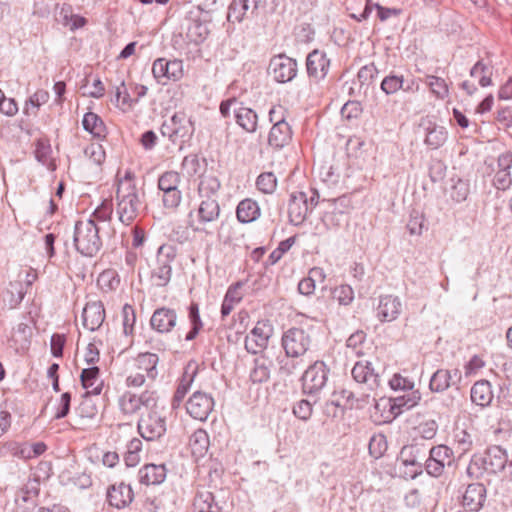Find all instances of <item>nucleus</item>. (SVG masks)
I'll use <instances>...</instances> for the list:
<instances>
[{
    "mask_svg": "<svg viewBox=\"0 0 512 512\" xmlns=\"http://www.w3.org/2000/svg\"><path fill=\"white\" fill-rule=\"evenodd\" d=\"M116 106L125 108L131 107L133 100L131 99L129 93L127 92L125 83L123 80L120 81L119 85L115 87L114 96L111 99Z\"/></svg>",
    "mask_w": 512,
    "mask_h": 512,
    "instance_id": "52",
    "label": "nucleus"
},
{
    "mask_svg": "<svg viewBox=\"0 0 512 512\" xmlns=\"http://www.w3.org/2000/svg\"><path fill=\"white\" fill-rule=\"evenodd\" d=\"M427 84L437 97L444 99L448 95V87L444 79L437 76H428Z\"/></svg>",
    "mask_w": 512,
    "mask_h": 512,
    "instance_id": "62",
    "label": "nucleus"
},
{
    "mask_svg": "<svg viewBox=\"0 0 512 512\" xmlns=\"http://www.w3.org/2000/svg\"><path fill=\"white\" fill-rule=\"evenodd\" d=\"M195 374H196L195 371H193L192 374H188V372L185 371V373L183 374V376L177 386V389L173 395V398H172V407L173 408H178L180 406V404L182 403L184 397L186 396L187 392L190 389V386L193 382Z\"/></svg>",
    "mask_w": 512,
    "mask_h": 512,
    "instance_id": "44",
    "label": "nucleus"
},
{
    "mask_svg": "<svg viewBox=\"0 0 512 512\" xmlns=\"http://www.w3.org/2000/svg\"><path fill=\"white\" fill-rule=\"evenodd\" d=\"M232 112L240 128H256L257 114L252 109L239 105L232 109Z\"/></svg>",
    "mask_w": 512,
    "mask_h": 512,
    "instance_id": "39",
    "label": "nucleus"
},
{
    "mask_svg": "<svg viewBox=\"0 0 512 512\" xmlns=\"http://www.w3.org/2000/svg\"><path fill=\"white\" fill-rule=\"evenodd\" d=\"M156 404V397L154 392L144 391L140 395L125 391L118 398V407L121 413L125 416H132L136 414L140 408H150Z\"/></svg>",
    "mask_w": 512,
    "mask_h": 512,
    "instance_id": "11",
    "label": "nucleus"
},
{
    "mask_svg": "<svg viewBox=\"0 0 512 512\" xmlns=\"http://www.w3.org/2000/svg\"><path fill=\"white\" fill-rule=\"evenodd\" d=\"M138 476L141 484L158 485L166 478V468L163 464H147L139 470Z\"/></svg>",
    "mask_w": 512,
    "mask_h": 512,
    "instance_id": "30",
    "label": "nucleus"
},
{
    "mask_svg": "<svg viewBox=\"0 0 512 512\" xmlns=\"http://www.w3.org/2000/svg\"><path fill=\"white\" fill-rule=\"evenodd\" d=\"M138 431L145 440L159 439L166 432V419L156 411H149L140 417Z\"/></svg>",
    "mask_w": 512,
    "mask_h": 512,
    "instance_id": "13",
    "label": "nucleus"
},
{
    "mask_svg": "<svg viewBox=\"0 0 512 512\" xmlns=\"http://www.w3.org/2000/svg\"><path fill=\"white\" fill-rule=\"evenodd\" d=\"M159 358L157 354L154 353H141L139 354L133 362L134 371L136 372H142L145 374V376L150 379L154 380L157 377L158 371H157V364H158Z\"/></svg>",
    "mask_w": 512,
    "mask_h": 512,
    "instance_id": "29",
    "label": "nucleus"
},
{
    "mask_svg": "<svg viewBox=\"0 0 512 512\" xmlns=\"http://www.w3.org/2000/svg\"><path fill=\"white\" fill-rule=\"evenodd\" d=\"M116 199L119 220L125 225L131 224L142 208L138 189L124 182L121 188H117Z\"/></svg>",
    "mask_w": 512,
    "mask_h": 512,
    "instance_id": "4",
    "label": "nucleus"
},
{
    "mask_svg": "<svg viewBox=\"0 0 512 512\" xmlns=\"http://www.w3.org/2000/svg\"><path fill=\"white\" fill-rule=\"evenodd\" d=\"M256 187L264 194H272L277 187V178L272 172H263L256 179Z\"/></svg>",
    "mask_w": 512,
    "mask_h": 512,
    "instance_id": "48",
    "label": "nucleus"
},
{
    "mask_svg": "<svg viewBox=\"0 0 512 512\" xmlns=\"http://www.w3.org/2000/svg\"><path fill=\"white\" fill-rule=\"evenodd\" d=\"M378 70L374 63H370L360 68L357 74L358 81L361 86L369 85L372 83L373 79L377 76Z\"/></svg>",
    "mask_w": 512,
    "mask_h": 512,
    "instance_id": "64",
    "label": "nucleus"
},
{
    "mask_svg": "<svg viewBox=\"0 0 512 512\" xmlns=\"http://www.w3.org/2000/svg\"><path fill=\"white\" fill-rule=\"evenodd\" d=\"M332 296L340 305H349L354 299V291L350 285H340L334 288Z\"/></svg>",
    "mask_w": 512,
    "mask_h": 512,
    "instance_id": "55",
    "label": "nucleus"
},
{
    "mask_svg": "<svg viewBox=\"0 0 512 512\" xmlns=\"http://www.w3.org/2000/svg\"><path fill=\"white\" fill-rule=\"evenodd\" d=\"M220 214L221 209L217 198L201 199L198 207L188 213L187 226L194 233L212 237Z\"/></svg>",
    "mask_w": 512,
    "mask_h": 512,
    "instance_id": "1",
    "label": "nucleus"
},
{
    "mask_svg": "<svg viewBox=\"0 0 512 512\" xmlns=\"http://www.w3.org/2000/svg\"><path fill=\"white\" fill-rule=\"evenodd\" d=\"M273 362L265 355L254 360V366L250 372V380L253 383H264L270 379Z\"/></svg>",
    "mask_w": 512,
    "mask_h": 512,
    "instance_id": "33",
    "label": "nucleus"
},
{
    "mask_svg": "<svg viewBox=\"0 0 512 512\" xmlns=\"http://www.w3.org/2000/svg\"><path fill=\"white\" fill-rule=\"evenodd\" d=\"M180 176L177 172L169 171L162 174L158 180V187L161 191L178 189Z\"/></svg>",
    "mask_w": 512,
    "mask_h": 512,
    "instance_id": "53",
    "label": "nucleus"
},
{
    "mask_svg": "<svg viewBox=\"0 0 512 512\" xmlns=\"http://www.w3.org/2000/svg\"><path fill=\"white\" fill-rule=\"evenodd\" d=\"M322 204L325 205V210L321 220L327 230L339 227L351 207L350 199L345 195L336 199L323 200Z\"/></svg>",
    "mask_w": 512,
    "mask_h": 512,
    "instance_id": "9",
    "label": "nucleus"
},
{
    "mask_svg": "<svg viewBox=\"0 0 512 512\" xmlns=\"http://www.w3.org/2000/svg\"><path fill=\"white\" fill-rule=\"evenodd\" d=\"M369 453L374 458L381 457L387 449V441L383 434L373 435L368 445Z\"/></svg>",
    "mask_w": 512,
    "mask_h": 512,
    "instance_id": "54",
    "label": "nucleus"
},
{
    "mask_svg": "<svg viewBox=\"0 0 512 512\" xmlns=\"http://www.w3.org/2000/svg\"><path fill=\"white\" fill-rule=\"evenodd\" d=\"M261 0H233L228 10V20L241 22L244 18L254 16L257 13Z\"/></svg>",
    "mask_w": 512,
    "mask_h": 512,
    "instance_id": "25",
    "label": "nucleus"
},
{
    "mask_svg": "<svg viewBox=\"0 0 512 512\" xmlns=\"http://www.w3.org/2000/svg\"><path fill=\"white\" fill-rule=\"evenodd\" d=\"M73 240L76 250L86 257L95 256L102 247L99 227L92 219L76 222Z\"/></svg>",
    "mask_w": 512,
    "mask_h": 512,
    "instance_id": "3",
    "label": "nucleus"
},
{
    "mask_svg": "<svg viewBox=\"0 0 512 512\" xmlns=\"http://www.w3.org/2000/svg\"><path fill=\"white\" fill-rule=\"evenodd\" d=\"M329 368L323 361L310 365L302 376V389L305 394L315 395L320 392L328 380Z\"/></svg>",
    "mask_w": 512,
    "mask_h": 512,
    "instance_id": "8",
    "label": "nucleus"
},
{
    "mask_svg": "<svg viewBox=\"0 0 512 512\" xmlns=\"http://www.w3.org/2000/svg\"><path fill=\"white\" fill-rule=\"evenodd\" d=\"M454 442L461 454L468 452L473 444V438L465 429L457 428L454 431Z\"/></svg>",
    "mask_w": 512,
    "mask_h": 512,
    "instance_id": "50",
    "label": "nucleus"
},
{
    "mask_svg": "<svg viewBox=\"0 0 512 512\" xmlns=\"http://www.w3.org/2000/svg\"><path fill=\"white\" fill-rule=\"evenodd\" d=\"M214 407L213 398L207 393L196 391L189 398L186 410L196 420L205 421Z\"/></svg>",
    "mask_w": 512,
    "mask_h": 512,
    "instance_id": "17",
    "label": "nucleus"
},
{
    "mask_svg": "<svg viewBox=\"0 0 512 512\" xmlns=\"http://www.w3.org/2000/svg\"><path fill=\"white\" fill-rule=\"evenodd\" d=\"M353 379L358 383H363L368 390H375L380 386V375L375 372L369 361H358L351 371Z\"/></svg>",
    "mask_w": 512,
    "mask_h": 512,
    "instance_id": "20",
    "label": "nucleus"
},
{
    "mask_svg": "<svg viewBox=\"0 0 512 512\" xmlns=\"http://www.w3.org/2000/svg\"><path fill=\"white\" fill-rule=\"evenodd\" d=\"M470 75L479 78V84L482 87L492 85V69L485 65L482 61H478L470 70Z\"/></svg>",
    "mask_w": 512,
    "mask_h": 512,
    "instance_id": "47",
    "label": "nucleus"
},
{
    "mask_svg": "<svg viewBox=\"0 0 512 512\" xmlns=\"http://www.w3.org/2000/svg\"><path fill=\"white\" fill-rule=\"evenodd\" d=\"M260 207L255 200L246 198L239 202L236 216L241 223H251L260 217Z\"/></svg>",
    "mask_w": 512,
    "mask_h": 512,
    "instance_id": "32",
    "label": "nucleus"
},
{
    "mask_svg": "<svg viewBox=\"0 0 512 512\" xmlns=\"http://www.w3.org/2000/svg\"><path fill=\"white\" fill-rule=\"evenodd\" d=\"M27 290L24 289L23 284L20 281L10 282L7 289V294L10 295L8 300L10 307H16L24 299Z\"/></svg>",
    "mask_w": 512,
    "mask_h": 512,
    "instance_id": "51",
    "label": "nucleus"
},
{
    "mask_svg": "<svg viewBox=\"0 0 512 512\" xmlns=\"http://www.w3.org/2000/svg\"><path fill=\"white\" fill-rule=\"evenodd\" d=\"M134 499V493L130 485L120 482L111 485L107 490V501L110 506L117 509L127 507Z\"/></svg>",
    "mask_w": 512,
    "mask_h": 512,
    "instance_id": "24",
    "label": "nucleus"
},
{
    "mask_svg": "<svg viewBox=\"0 0 512 512\" xmlns=\"http://www.w3.org/2000/svg\"><path fill=\"white\" fill-rule=\"evenodd\" d=\"M52 148L50 141L47 138H39L36 142L35 157L36 159L47 166L50 170L55 169L54 161L51 157Z\"/></svg>",
    "mask_w": 512,
    "mask_h": 512,
    "instance_id": "38",
    "label": "nucleus"
},
{
    "mask_svg": "<svg viewBox=\"0 0 512 512\" xmlns=\"http://www.w3.org/2000/svg\"><path fill=\"white\" fill-rule=\"evenodd\" d=\"M220 188L219 180L212 175L201 176L200 183L198 185V194L201 199L205 198H217V192Z\"/></svg>",
    "mask_w": 512,
    "mask_h": 512,
    "instance_id": "41",
    "label": "nucleus"
},
{
    "mask_svg": "<svg viewBox=\"0 0 512 512\" xmlns=\"http://www.w3.org/2000/svg\"><path fill=\"white\" fill-rule=\"evenodd\" d=\"M298 72L297 61L285 54H278L271 58L268 73L277 83L291 82Z\"/></svg>",
    "mask_w": 512,
    "mask_h": 512,
    "instance_id": "10",
    "label": "nucleus"
},
{
    "mask_svg": "<svg viewBox=\"0 0 512 512\" xmlns=\"http://www.w3.org/2000/svg\"><path fill=\"white\" fill-rule=\"evenodd\" d=\"M425 457L426 451L423 446L410 444L402 447L399 454V461H401L404 466L411 468L409 475L411 478H415L423 472Z\"/></svg>",
    "mask_w": 512,
    "mask_h": 512,
    "instance_id": "14",
    "label": "nucleus"
},
{
    "mask_svg": "<svg viewBox=\"0 0 512 512\" xmlns=\"http://www.w3.org/2000/svg\"><path fill=\"white\" fill-rule=\"evenodd\" d=\"M83 326L95 331L102 325L105 319V309L100 301L88 302L82 312Z\"/></svg>",
    "mask_w": 512,
    "mask_h": 512,
    "instance_id": "27",
    "label": "nucleus"
},
{
    "mask_svg": "<svg viewBox=\"0 0 512 512\" xmlns=\"http://www.w3.org/2000/svg\"><path fill=\"white\" fill-rule=\"evenodd\" d=\"M453 451L446 445L433 446L429 450V457L424 460L426 472L433 477H440L446 465H451Z\"/></svg>",
    "mask_w": 512,
    "mask_h": 512,
    "instance_id": "12",
    "label": "nucleus"
},
{
    "mask_svg": "<svg viewBox=\"0 0 512 512\" xmlns=\"http://www.w3.org/2000/svg\"><path fill=\"white\" fill-rule=\"evenodd\" d=\"M461 380V372L458 369H438L430 378L429 389L432 392L440 393L449 387L456 385Z\"/></svg>",
    "mask_w": 512,
    "mask_h": 512,
    "instance_id": "22",
    "label": "nucleus"
},
{
    "mask_svg": "<svg viewBox=\"0 0 512 512\" xmlns=\"http://www.w3.org/2000/svg\"><path fill=\"white\" fill-rule=\"evenodd\" d=\"M486 499V488L481 483L469 484L463 494L462 504L463 506L471 511H479Z\"/></svg>",
    "mask_w": 512,
    "mask_h": 512,
    "instance_id": "28",
    "label": "nucleus"
},
{
    "mask_svg": "<svg viewBox=\"0 0 512 512\" xmlns=\"http://www.w3.org/2000/svg\"><path fill=\"white\" fill-rule=\"evenodd\" d=\"M270 328L258 322L245 338V349L248 353L257 354L264 350L270 338Z\"/></svg>",
    "mask_w": 512,
    "mask_h": 512,
    "instance_id": "19",
    "label": "nucleus"
},
{
    "mask_svg": "<svg viewBox=\"0 0 512 512\" xmlns=\"http://www.w3.org/2000/svg\"><path fill=\"white\" fill-rule=\"evenodd\" d=\"M402 311V302L394 295H382L377 306V318L381 322H392Z\"/></svg>",
    "mask_w": 512,
    "mask_h": 512,
    "instance_id": "21",
    "label": "nucleus"
},
{
    "mask_svg": "<svg viewBox=\"0 0 512 512\" xmlns=\"http://www.w3.org/2000/svg\"><path fill=\"white\" fill-rule=\"evenodd\" d=\"M404 79L403 76H399L396 74H390L386 76L381 82V90L385 92L387 95L394 94L400 89L404 91H408L411 89L410 86L407 88H403Z\"/></svg>",
    "mask_w": 512,
    "mask_h": 512,
    "instance_id": "45",
    "label": "nucleus"
},
{
    "mask_svg": "<svg viewBox=\"0 0 512 512\" xmlns=\"http://www.w3.org/2000/svg\"><path fill=\"white\" fill-rule=\"evenodd\" d=\"M292 137V130H270L268 143L270 146L280 149L287 145Z\"/></svg>",
    "mask_w": 512,
    "mask_h": 512,
    "instance_id": "49",
    "label": "nucleus"
},
{
    "mask_svg": "<svg viewBox=\"0 0 512 512\" xmlns=\"http://www.w3.org/2000/svg\"><path fill=\"white\" fill-rule=\"evenodd\" d=\"M193 507L197 512H221V507L215 502L214 495L207 490L197 492Z\"/></svg>",
    "mask_w": 512,
    "mask_h": 512,
    "instance_id": "35",
    "label": "nucleus"
},
{
    "mask_svg": "<svg viewBox=\"0 0 512 512\" xmlns=\"http://www.w3.org/2000/svg\"><path fill=\"white\" fill-rule=\"evenodd\" d=\"M177 313L174 309L161 307L156 309L150 319L152 329L159 333H168L176 326Z\"/></svg>",
    "mask_w": 512,
    "mask_h": 512,
    "instance_id": "23",
    "label": "nucleus"
},
{
    "mask_svg": "<svg viewBox=\"0 0 512 512\" xmlns=\"http://www.w3.org/2000/svg\"><path fill=\"white\" fill-rule=\"evenodd\" d=\"M49 93L45 90H37L25 103L24 114L27 116H36L40 106L47 103Z\"/></svg>",
    "mask_w": 512,
    "mask_h": 512,
    "instance_id": "43",
    "label": "nucleus"
},
{
    "mask_svg": "<svg viewBox=\"0 0 512 512\" xmlns=\"http://www.w3.org/2000/svg\"><path fill=\"white\" fill-rule=\"evenodd\" d=\"M366 335L363 331L359 330L349 336L346 341V346L351 349L356 356H362L363 351L361 345L365 342Z\"/></svg>",
    "mask_w": 512,
    "mask_h": 512,
    "instance_id": "59",
    "label": "nucleus"
},
{
    "mask_svg": "<svg viewBox=\"0 0 512 512\" xmlns=\"http://www.w3.org/2000/svg\"><path fill=\"white\" fill-rule=\"evenodd\" d=\"M308 194L303 191L294 192L290 195L288 203L289 221L295 226L304 222L309 211Z\"/></svg>",
    "mask_w": 512,
    "mask_h": 512,
    "instance_id": "18",
    "label": "nucleus"
},
{
    "mask_svg": "<svg viewBox=\"0 0 512 512\" xmlns=\"http://www.w3.org/2000/svg\"><path fill=\"white\" fill-rule=\"evenodd\" d=\"M498 171L495 174L493 183L499 190H506L512 184V152H505L498 157Z\"/></svg>",
    "mask_w": 512,
    "mask_h": 512,
    "instance_id": "26",
    "label": "nucleus"
},
{
    "mask_svg": "<svg viewBox=\"0 0 512 512\" xmlns=\"http://www.w3.org/2000/svg\"><path fill=\"white\" fill-rule=\"evenodd\" d=\"M330 64V59L325 52L314 49L306 57V71L308 77L315 83H319L328 75Z\"/></svg>",
    "mask_w": 512,
    "mask_h": 512,
    "instance_id": "16",
    "label": "nucleus"
},
{
    "mask_svg": "<svg viewBox=\"0 0 512 512\" xmlns=\"http://www.w3.org/2000/svg\"><path fill=\"white\" fill-rule=\"evenodd\" d=\"M152 73L158 83L166 84L167 80L177 81L183 76V62L178 59L158 58L153 62Z\"/></svg>",
    "mask_w": 512,
    "mask_h": 512,
    "instance_id": "15",
    "label": "nucleus"
},
{
    "mask_svg": "<svg viewBox=\"0 0 512 512\" xmlns=\"http://www.w3.org/2000/svg\"><path fill=\"white\" fill-rule=\"evenodd\" d=\"M212 17L209 11H204L200 6L193 7L185 16L183 28L187 39L194 43H203L210 34Z\"/></svg>",
    "mask_w": 512,
    "mask_h": 512,
    "instance_id": "5",
    "label": "nucleus"
},
{
    "mask_svg": "<svg viewBox=\"0 0 512 512\" xmlns=\"http://www.w3.org/2000/svg\"><path fill=\"white\" fill-rule=\"evenodd\" d=\"M446 139V130H427L425 143L431 148L437 149L445 143Z\"/></svg>",
    "mask_w": 512,
    "mask_h": 512,
    "instance_id": "61",
    "label": "nucleus"
},
{
    "mask_svg": "<svg viewBox=\"0 0 512 512\" xmlns=\"http://www.w3.org/2000/svg\"><path fill=\"white\" fill-rule=\"evenodd\" d=\"M188 319L191 325L190 331L186 334L185 340H194L203 328V322L199 313V305L192 302L188 307Z\"/></svg>",
    "mask_w": 512,
    "mask_h": 512,
    "instance_id": "40",
    "label": "nucleus"
},
{
    "mask_svg": "<svg viewBox=\"0 0 512 512\" xmlns=\"http://www.w3.org/2000/svg\"><path fill=\"white\" fill-rule=\"evenodd\" d=\"M176 256L172 245H161L157 251V263L150 276L151 284L155 287H165L171 279V263Z\"/></svg>",
    "mask_w": 512,
    "mask_h": 512,
    "instance_id": "6",
    "label": "nucleus"
},
{
    "mask_svg": "<svg viewBox=\"0 0 512 512\" xmlns=\"http://www.w3.org/2000/svg\"><path fill=\"white\" fill-rule=\"evenodd\" d=\"M449 196L455 202L466 200L469 194V184L462 179H451V186L448 189Z\"/></svg>",
    "mask_w": 512,
    "mask_h": 512,
    "instance_id": "46",
    "label": "nucleus"
},
{
    "mask_svg": "<svg viewBox=\"0 0 512 512\" xmlns=\"http://www.w3.org/2000/svg\"><path fill=\"white\" fill-rule=\"evenodd\" d=\"M303 367V360L300 358H288L286 356L285 359L281 360L279 372L282 375L290 376L297 371L301 370Z\"/></svg>",
    "mask_w": 512,
    "mask_h": 512,
    "instance_id": "58",
    "label": "nucleus"
},
{
    "mask_svg": "<svg viewBox=\"0 0 512 512\" xmlns=\"http://www.w3.org/2000/svg\"><path fill=\"white\" fill-rule=\"evenodd\" d=\"M446 165L440 159H431L429 163V177L432 182H438L445 177Z\"/></svg>",
    "mask_w": 512,
    "mask_h": 512,
    "instance_id": "60",
    "label": "nucleus"
},
{
    "mask_svg": "<svg viewBox=\"0 0 512 512\" xmlns=\"http://www.w3.org/2000/svg\"><path fill=\"white\" fill-rule=\"evenodd\" d=\"M206 160L199 158L196 154L187 155L181 165L182 172L187 176L191 177L194 175L202 176L206 170Z\"/></svg>",
    "mask_w": 512,
    "mask_h": 512,
    "instance_id": "36",
    "label": "nucleus"
},
{
    "mask_svg": "<svg viewBox=\"0 0 512 512\" xmlns=\"http://www.w3.org/2000/svg\"><path fill=\"white\" fill-rule=\"evenodd\" d=\"M312 339L302 328H290L282 336V346L288 358H301L306 354Z\"/></svg>",
    "mask_w": 512,
    "mask_h": 512,
    "instance_id": "7",
    "label": "nucleus"
},
{
    "mask_svg": "<svg viewBox=\"0 0 512 512\" xmlns=\"http://www.w3.org/2000/svg\"><path fill=\"white\" fill-rule=\"evenodd\" d=\"M421 399V394L418 390H411L407 394L395 398V406L398 408L410 409L416 406Z\"/></svg>",
    "mask_w": 512,
    "mask_h": 512,
    "instance_id": "57",
    "label": "nucleus"
},
{
    "mask_svg": "<svg viewBox=\"0 0 512 512\" xmlns=\"http://www.w3.org/2000/svg\"><path fill=\"white\" fill-rule=\"evenodd\" d=\"M242 285V282H237L228 288L221 305L222 317L228 316L233 310L234 305L242 300L243 294L240 292Z\"/></svg>",
    "mask_w": 512,
    "mask_h": 512,
    "instance_id": "37",
    "label": "nucleus"
},
{
    "mask_svg": "<svg viewBox=\"0 0 512 512\" xmlns=\"http://www.w3.org/2000/svg\"><path fill=\"white\" fill-rule=\"evenodd\" d=\"M189 446L195 456H203L209 447V437L205 430L197 429L189 439Z\"/></svg>",
    "mask_w": 512,
    "mask_h": 512,
    "instance_id": "42",
    "label": "nucleus"
},
{
    "mask_svg": "<svg viewBox=\"0 0 512 512\" xmlns=\"http://www.w3.org/2000/svg\"><path fill=\"white\" fill-rule=\"evenodd\" d=\"M84 153L96 166L100 165L105 159V151L98 142H92L88 145L85 148Z\"/></svg>",
    "mask_w": 512,
    "mask_h": 512,
    "instance_id": "63",
    "label": "nucleus"
},
{
    "mask_svg": "<svg viewBox=\"0 0 512 512\" xmlns=\"http://www.w3.org/2000/svg\"><path fill=\"white\" fill-rule=\"evenodd\" d=\"M508 461L506 450L501 446L489 447L483 455H474L467 467V473L471 477L478 478L484 472L489 474H497L501 472Z\"/></svg>",
    "mask_w": 512,
    "mask_h": 512,
    "instance_id": "2",
    "label": "nucleus"
},
{
    "mask_svg": "<svg viewBox=\"0 0 512 512\" xmlns=\"http://www.w3.org/2000/svg\"><path fill=\"white\" fill-rule=\"evenodd\" d=\"M493 394L490 383L486 380L476 382L471 388V400L479 406H487L492 401Z\"/></svg>",
    "mask_w": 512,
    "mask_h": 512,
    "instance_id": "34",
    "label": "nucleus"
},
{
    "mask_svg": "<svg viewBox=\"0 0 512 512\" xmlns=\"http://www.w3.org/2000/svg\"><path fill=\"white\" fill-rule=\"evenodd\" d=\"M81 383L87 393L99 395L103 388V381L100 379V370L97 366L84 368L80 375Z\"/></svg>",
    "mask_w": 512,
    "mask_h": 512,
    "instance_id": "31",
    "label": "nucleus"
},
{
    "mask_svg": "<svg viewBox=\"0 0 512 512\" xmlns=\"http://www.w3.org/2000/svg\"><path fill=\"white\" fill-rule=\"evenodd\" d=\"M316 402H311L306 399H302L298 401L293 406V414L300 420L307 421L310 419L313 412V404Z\"/></svg>",
    "mask_w": 512,
    "mask_h": 512,
    "instance_id": "56",
    "label": "nucleus"
}]
</instances>
